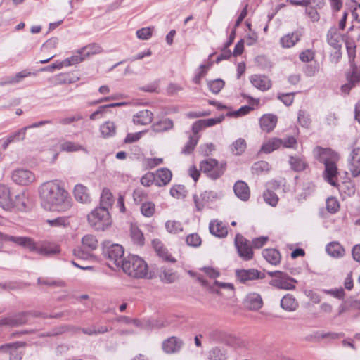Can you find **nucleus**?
<instances>
[{
    "mask_svg": "<svg viewBox=\"0 0 360 360\" xmlns=\"http://www.w3.org/2000/svg\"><path fill=\"white\" fill-rule=\"evenodd\" d=\"M41 205L49 211L65 212L72 205V199L58 180L41 184L38 189Z\"/></svg>",
    "mask_w": 360,
    "mask_h": 360,
    "instance_id": "1",
    "label": "nucleus"
},
{
    "mask_svg": "<svg viewBox=\"0 0 360 360\" xmlns=\"http://www.w3.org/2000/svg\"><path fill=\"white\" fill-rule=\"evenodd\" d=\"M121 267L124 273L134 278H142L148 275L146 262L135 255H131L124 258Z\"/></svg>",
    "mask_w": 360,
    "mask_h": 360,
    "instance_id": "2",
    "label": "nucleus"
},
{
    "mask_svg": "<svg viewBox=\"0 0 360 360\" xmlns=\"http://www.w3.org/2000/svg\"><path fill=\"white\" fill-rule=\"evenodd\" d=\"M89 224L97 231H104L110 226L112 219L109 211L96 207L87 216Z\"/></svg>",
    "mask_w": 360,
    "mask_h": 360,
    "instance_id": "3",
    "label": "nucleus"
},
{
    "mask_svg": "<svg viewBox=\"0 0 360 360\" xmlns=\"http://www.w3.org/2000/svg\"><path fill=\"white\" fill-rule=\"evenodd\" d=\"M98 245V240L92 234H86L82 238V247L73 250V255L82 259H88L92 257L91 252Z\"/></svg>",
    "mask_w": 360,
    "mask_h": 360,
    "instance_id": "4",
    "label": "nucleus"
},
{
    "mask_svg": "<svg viewBox=\"0 0 360 360\" xmlns=\"http://www.w3.org/2000/svg\"><path fill=\"white\" fill-rule=\"evenodd\" d=\"M200 170L212 179L219 178L226 170V164L219 163L217 160L210 158L200 162Z\"/></svg>",
    "mask_w": 360,
    "mask_h": 360,
    "instance_id": "5",
    "label": "nucleus"
},
{
    "mask_svg": "<svg viewBox=\"0 0 360 360\" xmlns=\"http://www.w3.org/2000/svg\"><path fill=\"white\" fill-rule=\"evenodd\" d=\"M268 274L274 277L270 281L271 285L285 290L295 289V283L297 281L290 278L287 274L281 271H271Z\"/></svg>",
    "mask_w": 360,
    "mask_h": 360,
    "instance_id": "6",
    "label": "nucleus"
},
{
    "mask_svg": "<svg viewBox=\"0 0 360 360\" xmlns=\"http://www.w3.org/2000/svg\"><path fill=\"white\" fill-rule=\"evenodd\" d=\"M103 252L109 261L117 267L121 266L122 262L124 261L123 258L124 249L122 246L119 244H112L109 246H106Z\"/></svg>",
    "mask_w": 360,
    "mask_h": 360,
    "instance_id": "7",
    "label": "nucleus"
},
{
    "mask_svg": "<svg viewBox=\"0 0 360 360\" xmlns=\"http://www.w3.org/2000/svg\"><path fill=\"white\" fill-rule=\"evenodd\" d=\"M313 154L316 160L324 165L338 162L340 159L339 155L332 149L323 148L320 146H317L314 149Z\"/></svg>",
    "mask_w": 360,
    "mask_h": 360,
    "instance_id": "8",
    "label": "nucleus"
},
{
    "mask_svg": "<svg viewBox=\"0 0 360 360\" xmlns=\"http://www.w3.org/2000/svg\"><path fill=\"white\" fill-rule=\"evenodd\" d=\"M336 298L343 302L340 307V313L350 309H360V294L345 297V294H333Z\"/></svg>",
    "mask_w": 360,
    "mask_h": 360,
    "instance_id": "9",
    "label": "nucleus"
},
{
    "mask_svg": "<svg viewBox=\"0 0 360 360\" xmlns=\"http://www.w3.org/2000/svg\"><path fill=\"white\" fill-rule=\"evenodd\" d=\"M220 197V195L213 191H205L200 195H194L193 200L198 211H202L206 204L210 201H213Z\"/></svg>",
    "mask_w": 360,
    "mask_h": 360,
    "instance_id": "10",
    "label": "nucleus"
},
{
    "mask_svg": "<svg viewBox=\"0 0 360 360\" xmlns=\"http://www.w3.org/2000/svg\"><path fill=\"white\" fill-rule=\"evenodd\" d=\"M12 180L17 184L26 186L35 180L34 174L29 169H18L13 172Z\"/></svg>",
    "mask_w": 360,
    "mask_h": 360,
    "instance_id": "11",
    "label": "nucleus"
},
{
    "mask_svg": "<svg viewBox=\"0 0 360 360\" xmlns=\"http://www.w3.org/2000/svg\"><path fill=\"white\" fill-rule=\"evenodd\" d=\"M235 245L237 248L239 255L245 260L252 259L253 252L248 241L240 234H237L235 238Z\"/></svg>",
    "mask_w": 360,
    "mask_h": 360,
    "instance_id": "12",
    "label": "nucleus"
},
{
    "mask_svg": "<svg viewBox=\"0 0 360 360\" xmlns=\"http://www.w3.org/2000/svg\"><path fill=\"white\" fill-rule=\"evenodd\" d=\"M348 169L352 176L357 177L360 175V147L354 148L347 160Z\"/></svg>",
    "mask_w": 360,
    "mask_h": 360,
    "instance_id": "13",
    "label": "nucleus"
},
{
    "mask_svg": "<svg viewBox=\"0 0 360 360\" xmlns=\"http://www.w3.org/2000/svg\"><path fill=\"white\" fill-rule=\"evenodd\" d=\"M184 342L180 338L172 336L165 340L162 343V348L165 353L168 354L178 353L182 348Z\"/></svg>",
    "mask_w": 360,
    "mask_h": 360,
    "instance_id": "14",
    "label": "nucleus"
},
{
    "mask_svg": "<svg viewBox=\"0 0 360 360\" xmlns=\"http://www.w3.org/2000/svg\"><path fill=\"white\" fill-rule=\"evenodd\" d=\"M23 345L24 343L21 342L1 345L0 346V352L8 353L10 354V360H21L22 351L20 349V347Z\"/></svg>",
    "mask_w": 360,
    "mask_h": 360,
    "instance_id": "15",
    "label": "nucleus"
},
{
    "mask_svg": "<svg viewBox=\"0 0 360 360\" xmlns=\"http://www.w3.org/2000/svg\"><path fill=\"white\" fill-rule=\"evenodd\" d=\"M27 131V128L24 127L11 133L2 143V148L6 150L11 143L23 141L25 139Z\"/></svg>",
    "mask_w": 360,
    "mask_h": 360,
    "instance_id": "16",
    "label": "nucleus"
},
{
    "mask_svg": "<svg viewBox=\"0 0 360 360\" xmlns=\"http://www.w3.org/2000/svg\"><path fill=\"white\" fill-rule=\"evenodd\" d=\"M31 252H34L44 256H51L58 253L60 250L58 246L56 245L46 243H36L34 242V248L31 249Z\"/></svg>",
    "mask_w": 360,
    "mask_h": 360,
    "instance_id": "17",
    "label": "nucleus"
},
{
    "mask_svg": "<svg viewBox=\"0 0 360 360\" xmlns=\"http://www.w3.org/2000/svg\"><path fill=\"white\" fill-rule=\"evenodd\" d=\"M206 337L210 343H226L230 338V335L221 329H212L207 332Z\"/></svg>",
    "mask_w": 360,
    "mask_h": 360,
    "instance_id": "18",
    "label": "nucleus"
},
{
    "mask_svg": "<svg viewBox=\"0 0 360 360\" xmlns=\"http://www.w3.org/2000/svg\"><path fill=\"white\" fill-rule=\"evenodd\" d=\"M237 279L243 283L262 278L261 273L256 269H238L236 271Z\"/></svg>",
    "mask_w": 360,
    "mask_h": 360,
    "instance_id": "19",
    "label": "nucleus"
},
{
    "mask_svg": "<svg viewBox=\"0 0 360 360\" xmlns=\"http://www.w3.org/2000/svg\"><path fill=\"white\" fill-rule=\"evenodd\" d=\"M27 321L25 314H19L11 316H8L0 319V327H13L22 325Z\"/></svg>",
    "mask_w": 360,
    "mask_h": 360,
    "instance_id": "20",
    "label": "nucleus"
},
{
    "mask_svg": "<svg viewBox=\"0 0 360 360\" xmlns=\"http://www.w3.org/2000/svg\"><path fill=\"white\" fill-rule=\"evenodd\" d=\"M336 163L337 162H333L324 165L325 169L323 172V176L326 181L330 185L338 187L339 185H338L336 182L337 176L338 174Z\"/></svg>",
    "mask_w": 360,
    "mask_h": 360,
    "instance_id": "21",
    "label": "nucleus"
},
{
    "mask_svg": "<svg viewBox=\"0 0 360 360\" xmlns=\"http://www.w3.org/2000/svg\"><path fill=\"white\" fill-rule=\"evenodd\" d=\"M328 44L333 47L335 50H340L342 44V37L338 32L335 27H331L327 34Z\"/></svg>",
    "mask_w": 360,
    "mask_h": 360,
    "instance_id": "22",
    "label": "nucleus"
},
{
    "mask_svg": "<svg viewBox=\"0 0 360 360\" xmlns=\"http://www.w3.org/2000/svg\"><path fill=\"white\" fill-rule=\"evenodd\" d=\"M0 206L5 210H11L14 203L11 198L10 189L4 185H0Z\"/></svg>",
    "mask_w": 360,
    "mask_h": 360,
    "instance_id": "23",
    "label": "nucleus"
},
{
    "mask_svg": "<svg viewBox=\"0 0 360 360\" xmlns=\"http://www.w3.org/2000/svg\"><path fill=\"white\" fill-rule=\"evenodd\" d=\"M250 80L255 88L263 91L269 89L271 86L270 79L264 75H254L250 77Z\"/></svg>",
    "mask_w": 360,
    "mask_h": 360,
    "instance_id": "24",
    "label": "nucleus"
},
{
    "mask_svg": "<svg viewBox=\"0 0 360 360\" xmlns=\"http://www.w3.org/2000/svg\"><path fill=\"white\" fill-rule=\"evenodd\" d=\"M301 36L297 31L288 33L280 39V44L283 49L292 48L300 40Z\"/></svg>",
    "mask_w": 360,
    "mask_h": 360,
    "instance_id": "25",
    "label": "nucleus"
},
{
    "mask_svg": "<svg viewBox=\"0 0 360 360\" xmlns=\"http://www.w3.org/2000/svg\"><path fill=\"white\" fill-rule=\"evenodd\" d=\"M262 304V299L259 294H248L243 300L244 307L250 310L260 309Z\"/></svg>",
    "mask_w": 360,
    "mask_h": 360,
    "instance_id": "26",
    "label": "nucleus"
},
{
    "mask_svg": "<svg viewBox=\"0 0 360 360\" xmlns=\"http://www.w3.org/2000/svg\"><path fill=\"white\" fill-rule=\"evenodd\" d=\"M209 229L213 236L218 238H224L228 234L227 227L221 221L217 219L210 221Z\"/></svg>",
    "mask_w": 360,
    "mask_h": 360,
    "instance_id": "27",
    "label": "nucleus"
},
{
    "mask_svg": "<svg viewBox=\"0 0 360 360\" xmlns=\"http://www.w3.org/2000/svg\"><path fill=\"white\" fill-rule=\"evenodd\" d=\"M5 240L11 241L20 246L27 248L30 251L34 248V241L29 237L13 236L5 234Z\"/></svg>",
    "mask_w": 360,
    "mask_h": 360,
    "instance_id": "28",
    "label": "nucleus"
},
{
    "mask_svg": "<svg viewBox=\"0 0 360 360\" xmlns=\"http://www.w3.org/2000/svg\"><path fill=\"white\" fill-rule=\"evenodd\" d=\"M153 114L148 110H142L137 112L133 116V122L135 124L147 125L152 122Z\"/></svg>",
    "mask_w": 360,
    "mask_h": 360,
    "instance_id": "29",
    "label": "nucleus"
},
{
    "mask_svg": "<svg viewBox=\"0 0 360 360\" xmlns=\"http://www.w3.org/2000/svg\"><path fill=\"white\" fill-rule=\"evenodd\" d=\"M197 279L199 281V283L205 287L210 286V288L214 291L217 289H223L228 291H232L234 290L233 285L231 283H224V282H219V281H214L210 285L206 280L203 278L202 276L198 275Z\"/></svg>",
    "mask_w": 360,
    "mask_h": 360,
    "instance_id": "30",
    "label": "nucleus"
},
{
    "mask_svg": "<svg viewBox=\"0 0 360 360\" xmlns=\"http://www.w3.org/2000/svg\"><path fill=\"white\" fill-rule=\"evenodd\" d=\"M74 195L76 200L82 203H88L91 201L89 190L82 184H77L75 186Z\"/></svg>",
    "mask_w": 360,
    "mask_h": 360,
    "instance_id": "31",
    "label": "nucleus"
},
{
    "mask_svg": "<svg viewBox=\"0 0 360 360\" xmlns=\"http://www.w3.org/2000/svg\"><path fill=\"white\" fill-rule=\"evenodd\" d=\"M233 190L236 195L241 200L246 201L249 199L250 192L245 182L242 181H237L233 186Z\"/></svg>",
    "mask_w": 360,
    "mask_h": 360,
    "instance_id": "32",
    "label": "nucleus"
},
{
    "mask_svg": "<svg viewBox=\"0 0 360 360\" xmlns=\"http://www.w3.org/2000/svg\"><path fill=\"white\" fill-rule=\"evenodd\" d=\"M277 123V117L272 114L264 115L259 120L262 129L266 132L272 131Z\"/></svg>",
    "mask_w": 360,
    "mask_h": 360,
    "instance_id": "33",
    "label": "nucleus"
},
{
    "mask_svg": "<svg viewBox=\"0 0 360 360\" xmlns=\"http://www.w3.org/2000/svg\"><path fill=\"white\" fill-rule=\"evenodd\" d=\"M169 325V322L167 320H153V319H142L141 329L145 330H151L155 328H162Z\"/></svg>",
    "mask_w": 360,
    "mask_h": 360,
    "instance_id": "34",
    "label": "nucleus"
},
{
    "mask_svg": "<svg viewBox=\"0 0 360 360\" xmlns=\"http://www.w3.org/2000/svg\"><path fill=\"white\" fill-rule=\"evenodd\" d=\"M155 184L159 186L167 185L172 179V174L169 169L167 168H162L156 171L155 174Z\"/></svg>",
    "mask_w": 360,
    "mask_h": 360,
    "instance_id": "35",
    "label": "nucleus"
},
{
    "mask_svg": "<svg viewBox=\"0 0 360 360\" xmlns=\"http://www.w3.org/2000/svg\"><path fill=\"white\" fill-rule=\"evenodd\" d=\"M281 307L285 311H293L298 307V302L292 294H285L281 300Z\"/></svg>",
    "mask_w": 360,
    "mask_h": 360,
    "instance_id": "36",
    "label": "nucleus"
},
{
    "mask_svg": "<svg viewBox=\"0 0 360 360\" xmlns=\"http://www.w3.org/2000/svg\"><path fill=\"white\" fill-rule=\"evenodd\" d=\"M30 75V72L23 70L20 72H18L14 76L6 77L4 78H2L0 81V86H3L6 85L17 84L20 83L25 77L29 76Z\"/></svg>",
    "mask_w": 360,
    "mask_h": 360,
    "instance_id": "37",
    "label": "nucleus"
},
{
    "mask_svg": "<svg viewBox=\"0 0 360 360\" xmlns=\"http://www.w3.org/2000/svg\"><path fill=\"white\" fill-rule=\"evenodd\" d=\"M228 352L223 347H214L208 352V360H227Z\"/></svg>",
    "mask_w": 360,
    "mask_h": 360,
    "instance_id": "38",
    "label": "nucleus"
},
{
    "mask_svg": "<svg viewBox=\"0 0 360 360\" xmlns=\"http://www.w3.org/2000/svg\"><path fill=\"white\" fill-rule=\"evenodd\" d=\"M152 245L157 254L163 259L173 262H175V259L168 255L167 248L160 240L154 239L152 241Z\"/></svg>",
    "mask_w": 360,
    "mask_h": 360,
    "instance_id": "39",
    "label": "nucleus"
},
{
    "mask_svg": "<svg viewBox=\"0 0 360 360\" xmlns=\"http://www.w3.org/2000/svg\"><path fill=\"white\" fill-rule=\"evenodd\" d=\"M114 202L112 194L108 188H104L100 199V206L98 208L105 209L109 211V209L112 206Z\"/></svg>",
    "mask_w": 360,
    "mask_h": 360,
    "instance_id": "40",
    "label": "nucleus"
},
{
    "mask_svg": "<svg viewBox=\"0 0 360 360\" xmlns=\"http://www.w3.org/2000/svg\"><path fill=\"white\" fill-rule=\"evenodd\" d=\"M264 258L270 264L277 265L281 262L280 252L276 249H265L262 251Z\"/></svg>",
    "mask_w": 360,
    "mask_h": 360,
    "instance_id": "41",
    "label": "nucleus"
},
{
    "mask_svg": "<svg viewBox=\"0 0 360 360\" xmlns=\"http://www.w3.org/2000/svg\"><path fill=\"white\" fill-rule=\"evenodd\" d=\"M173 126L172 120L164 119L153 123L151 126V129L155 133H161L172 129Z\"/></svg>",
    "mask_w": 360,
    "mask_h": 360,
    "instance_id": "42",
    "label": "nucleus"
},
{
    "mask_svg": "<svg viewBox=\"0 0 360 360\" xmlns=\"http://www.w3.org/2000/svg\"><path fill=\"white\" fill-rule=\"evenodd\" d=\"M289 164L291 168L295 172L303 171L307 167V162L303 157L290 156Z\"/></svg>",
    "mask_w": 360,
    "mask_h": 360,
    "instance_id": "43",
    "label": "nucleus"
},
{
    "mask_svg": "<svg viewBox=\"0 0 360 360\" xmlns=\"http://www.w3.org/2000/svg\"><path fill=\"white\" fill-rule=\"evenodd\" d=\"M282 146V139L278 138H272L264 142L261 148V150L265 153H270Z\"/></svg>",
    "mask_w": 360,
    "mask_h": 360,
    "instance_id": "44",
    "label": "nucleus"
},
{
    "mask_svg": "<svg viewBox=\"0 0 360 360\" xmlns=\"http://www.w3.org/2000/svg\"><path fill=\"white\" fill-rule=\"evenodd\" d=\"M328 255L333 257H342L345 254V250L338 242H331L326 248Z\"/></svg>",
    "mask_w": 360,
    "mask_h": 360,
    "instance_id": "45",
    "label": "nucleus"
},
{
    "mask_svg": "<svg viewBox=\"0 0 360 360\" xmlns=\"http://www.w3.org/2000/svg\"><path fill=\"white\" fill-rule=\"evenodd\" d=\"M100 132L103 138L113 136L116 133V127L113 122L107 121L100 126Z\"/></svg>",
    "mask_w": 360,
    "mask_h": 360,
    "instance_id": "46",
    "label": "nucleus"
},
{
    "mask_svg": "<svg viewBox=\"0 0 360 360\" xmlns=\"http://www.w3.org/2000/svg\"><path fill=\"white\" fill-rule=\"evenodd\" d=\"M160 280L165 283H171L177 279V275L172 269L161 268L159 273Z\"/></svg>",
    "mask_w": 360,
    "mask_h": 360,
    "instance_id": "47",
    "label": "nucleus"
},
{
    "mask_svg": "<svg viewBox=\"0 0 360 360\" xmlns=\"http://www.w3.org/2000/svg\"><path fill=\"white\" fill-rule=\"evenodd\" d=\"M130 237L134 244L138 245H143L144 244V237L143 233L137 226H131Z\"/></svg>",
    "mask_w": 360,
    "mask_h": 360,
    "instance_id": "48",
    "label": "nucleus"
},
{
    "mask_svg": "<svg viewBox=\"0 0 360 360\" xmlns=\"http://www.w3.org/2000/svg\"><path fill=\"white\" fill-rule=\"evenodd\" d=\"M246 148V141L242 138L238 139L231 146L230 149L233 154L236 155H241Z\"/></svg>",
    "mask_w": 360,
    "mask_h": 360,
    "instance_id": "49",
    "label": "nucleus"
},
{
    "mask_svg": "<svg viewBox=\"0 0 360 360\" xmlns=\"http://www.w3.org/2000/svg\"><path fill=\"white\" fill-rule=\"evenodd\" d=\"M271 169V166L269 162L266 161H258L253 164L252 166V172L253 174L259 175L263 173H266Z\"/></svg>",
    "mask_w": 360,
    "mask_h": 360,
    "instance_id": "50",
    "label": "nucleus"
},
{
    "mask_svg": "<svg viewBox=\"0 0 360 360\" xmlns=\"http://www.w3.org/2000/svg\"><path fill=\"white\" fill-rule=\"evenodd\" d=\"M102 51L101 47L96 44H89L79 49L80 53H84V56L88 57L91 55L97 54Z\"/></svg>",
    "mask_w": 360,
    "mask_h": 360,
    "instance_id": "51",
    "label": "nucleus"
},
{
    "mask_svg": "<svg viewBox=\"0 0 360 360\" xmlns=\"http://www.w3.org/2000/svg\"><path fill=\"white\" fill-rule=\"evenodd\" d=\"M141 212L146 217H151L155 211V205L153 202L146 201L141 206Z\"/></svg>",
    "mask_w": 360,
    "mask_h": 360,
    "instance_id": "52",
    "label": "nucleus"
},
{
    "mask_svg": "<svg viewBox=\"0 0 360 360\" xmlns=\"http://www.w3.org/2000/svg\"><path fill=\"white\" fill-rule=\"evenodd\" d=\"M85 59V56H84V53H79V49L76 52L75 54L72 56L70 58H68L63 60V64L65 67H69L75 64H77L79 63H81Z\"/></svg>",
    "mask_w": 360,
    "mask_h": 360,
    "instance_id": "53",
    "label": "nucleus"
},
{
    "mask_svg": "<svg viewBox=\"0 0 360 360\" xmlns=\"http://www.w3.org/2000/svg\"><path fill=\"white\" fill-rule=\"evenodd\" d=\"M167 231L173 234H177L183 231V226L181 222L177 221H167L165 224Z\"/></svg>",
    "mask_w": 360,
    "mask_h": 360,
    "instance_id": "54",
    "label": "nucleus"
},
{
    "mask_svg": "<svg viewBox=\"0 0 360 360\" xmlns=\"http://www.w3.org/2000/svg\"><path fill=\"white\" fill-rule=\"evenodd\" d=\"M61 150L67 152H76L79 150H85V148L78 143L72 141H65L61 144Z\"/></svg>",
    "mask_w": 360,
    "mask_h": 360,
    "instance_id": "55",
    "label": "nucleus"
},
{
    "mask_svg": "<svg viewBox=\"0 0 360 360\" xmlns=\"http://www.w3.org/2000/svg\"><path fill=\"white\" fill-rule=\"evenodd\" d=\"M148 198V193L141 188H136L133 192V199L135 203H143Z\"/></svg>",
    "mask_w": 360,
    "mask_h": 360,
    "instance_id": "56",
    "label": "nucleus"
},
{
    "mask_svg": "<svg viewBox=\"0 0 360 360\" xmlns=\"http://www.w3.org/2000/svg\"><path fill=\"white\" fill-rule=\"evenodd\" d=\"M53 85H60L63 84H71L74 81L67 74H59L51 79Z\"/></svg>",
    "mask_w": 360,
    "mask_h": 360,
    "instance_id": "57",
    "label": "nucleus"
},
{
    "mask_svg": "<svg viewBox=\"0 0 360 360\" xmlns=\"http://www.w3.org/2000/svg\"><path fill=\"white\" fill-rule=\"evenodd\" d=\"M264 201L271 206H276L278 201V198L274 192L267 189L263 194Z\"/></svg>",
    "mask_w": 360,
    "mask_h": 360,
    "instance_id": "58",
    "label": "nucleus"
},
{
    "mask_svg": "<svg viewBox=\"0 0 360 360\" xmlns=\"http://www.w3.org/2000/svg\"><path fill=\"white\" fill-rule=\"evenodd\" d=\"M210 90L214 94H218L224 86V82L221 79L210 81L207 83Z\"/></svg>",
    "mask_w": 360,
    "mask_h": 360,
    "instance_id": "59",
    "label": "nucleus"
},
{
    "mask_svg": "<svg viewBox=\"0 0 360 360\" xmlns=\"http://www.w3.org/2000/svg\"><path fill=\"white\" fill-rule=\"evenodd\" d=\"M326 209L330 213H335L340 209V204L335 197L328 198L326 200Z\"/></svg>",
    "mask_w": 360,
    "mask_h": 360,
    "instance_id": "60",
    "label": "nucleus"
},
{
    "mask_svg": "<svg viewBox=\"0 0 360 360\" xmlns=\"http://www.w3.org/2000/svg\"><path fill=\"white\" fill-rule=\"evenodd\" d=\"M46 222L54 227H65L69 225L68 219L64 217H57L53 219H48Z\"/></svg>",
    "mask_w": 360,
    "mask_h": 360,
    "instance_id": "61",
    "label": "nucleus"
},
{
    "mask_svg": "<svg viewBox=\"0 0 360 360\" xmlns=\"http://www.w3.org/2000/svg\"><path fill=\"white\" fill-rule=\"evenodd\" d=\"M198 139V136H190L189 141L182 149V153L184 154H190L197 145Z\"/></svg>",
    "mask_w": 360,
    "mask_h": 360,
    "instance_id": "62",
    "label": "nucleus"
},
{
    "mask_svg": "<svg viewBox=\"0 0 360 360\" xmlns=\"http://www.w3.org/2000/svg\"><path fill=\"white\" fill-rule=\"evenodd\" d=\"M186 244L192 247H198L201 245V238L197 233L189 234L186 238Z\"/></svg>",
    "mask_w": 360,
    "mask_h": 360,
    "instance_id": "63",
    "label": "nucleus"
},
{
    "mask_svg": "<svg viewBox=\"0 0 360 360\" xmlns=\"http://www.w3.org/2000/svg\"><path fill=\"white\" fill-rule=\"evenodd\" d=\"M298 122L302 127L308 128L311 124V120L309 114L303 110H300L298 112Z\"/></svg>",
    "mask_w": 360,
    "mask_h": 360,
    "instance_id": "64",
    "label": "nucleus"
}]
</instances>
